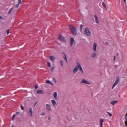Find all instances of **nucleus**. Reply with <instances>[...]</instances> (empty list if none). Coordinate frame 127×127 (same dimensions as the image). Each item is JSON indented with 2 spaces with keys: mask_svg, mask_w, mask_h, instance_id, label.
Segmentation results:
<instances>
[{
  "mask_svg": "<svg viewBox=\"0 0 127 127\" xmlns=\"http://www.w3.org/2000/svg\"><path fill=\"white\" fill-rule=\"evenodd\" d=\"M70 30L73 35H77V29L76 28L73 26L70 27Z\"/></svg>",
  "mask_w": 127,
  "mask_h": 127,
  "instance_id": "f257e3e1",
  "label": "nucleus"
},
{
  "mask_svg": "<svg viewBox=\"0 0 127 127\" xmlns=\"http://www.w3.org/2000/svg\"><path fill=\"white\" fill-rule=\"evenodd\" d=\"M84 33L86 36H88V37H90V36H91V31L89 30V28H85Z\"/></svg>",
  "mask_w": 127,
  "mask_h": 127,
  "instance_id": "f03ea898",
  "label": "nucleus"
},
{
  "mask_svg": "<svg viewBox=\"0 0 127 127\" xmlns=\"http://www.w3.org/2000/svg\"><path fill=\"white\" fill-rule=\"evenodd\" d=\"M58 39L62 42H66V38H65L64 36H62V35H60L59 36Z\"/></svg>",
  "mask_w": 127,
  "mask_h": 127,
  "instance_id": "7ed1b4c3",
  "label": "nucleus"
},
{
  "mask_svg": "<svg viewBox=\"0 0 127 127\" xmlns=\"http://www.w3.org/2000/svg\"><path fill=\"white\" fill-rule=\"evenodd\" d=\"M77 65H78V69L81 71V74H84V70H83V68H82V65H81V64L79 62L76 63Z\"/></svg>",
  "mask_w": 127,
  "mask_h": 127,
  "instance_id": "20e7f679",
  "label": "nucleus"
},
{
  "mask_svg": "<svg viewBox=\"0 0 127 127\" xmlns=\"http://www.w3.org/2000/svg\"><path fill=\"white\" fill-rule=\"evenodd\" d=\"M29 117H31V118L33 117V110L32 109V108H29Z\"/></svg>",
  "mask_w": 127,
  "mask_h": 127,
  "instance_id": "39448f33",
  "label": "nucleus"
},
{
  "mask_svg": "<svg viewBox=\"0 0 127 127\" xmlns=\"http://www.w3.org/2000/svg\"><path fill=\"white\" fill-rule=\"evenodd\" d=\"M78 70H79V64H77V65L73 69V73L74 74H76V73L78 72Z\"/></svg>",
  "mask_w": 127,
  "mask_h": 127,
  "instance_id": "423d86ee",
  "label": "nucleus"
},
{
  "mask_svg": "<svg viewBox=\"0 0 127 127\" xmlns=\"http://www.w3.org/2000/svg\"><path fill=\"white\" fill-rule=\"evenodd\" d=\"M119 82H120V79L119 78H117L116 79L114 84H113V86H112V89H114V88H115V87H116V85H118V84H119Z\"/></svg>",
  "mask_w": 127,
  "mask_h": 127,
  "instance_id": "0eeeda50",
  "label": "nucleus"
},
{
  "mask_svg": "<svg viewBox=\"0 0 127 127\" xmlns=\"http://www.w3.org/2000/svg\"><path fill=\"white\" fill-rule=\"evenodd\" d=\"M81 84H87V85H90V82L87 80L83 79L82 81L80 82Z\"/></svg>",
  "mask_w": 127,
  "mask_h": 127,
  "instance_id": "6e6552de",
  "label": "nucleus"
},
{
  "mask_svg": "<svg viewBox=\"0 0 127 127\" xmlns=\"http://www.w3.org/2000/svg\"><path fill=\"white\" fill-rule=\"evenodd\" d=\"M46 107L47 108V110L49 111V112H50V111H51L52 109H51V106H50V105L47 104H46Z\"/></svg>",
  "mask_w": 127,
  "mask_h": 127,
  "instance_id": "1a4fd4ad",
  "label": "nucleus"
},
{
  "mask_svg": "<svg viewBox=\"0 0 127 127\" xmlns=\"http://www.w3.org/2000/svg\"><path fill=\"white\" fill-rule=\"evenodd\" d=\"M93 49L95 52H97V43H94L93 44Z\"/></svg>",
  "mask_w": 127,
  "mask_h": 127,
  "instance_id": "9d476101",
  "label": "nucleus"
},
{
  "mask_svg": "<svg viewBox=\"0 0 127 127\" xmlns=\"http://www.w3.org/2000/svg\"><path fill=\"white\" fill-rule=\"evenodd\" d=\"M49 59L52 61V62H54V60L56 59V58L53 56H51L49 57Z\"/></svg>",
  "mask_w": 127,
  "mask_h": 127,
  "instance_id": "9b49d317",
  "label": "nucleus"
},
{
  "mask_svg": "<svg viewBox=\"0 0 127 127\" xmlns=\"http://www.w3.org/2000/svg\"><path fill=\"white\" fill-rule=\"evenodd\" d=\"M94 18H95L96 23L99 24V19H98V16H97V15H94Z\"/></svg>",
  "mask_w": 127,
  "mask_h": 127,
  "instance_id": "f8f14e48",
  "label": "nucleus"
},
{
  "mask_svg": "<svg viewBox=\"0 0 127 127\" xmlns=\"http://www.w3.org/2000/svg\"><path fill=\"white\" fill-rule=\"evenodd\" d=\"M74 42H75L74 38H70V46H73Z\"/></svg>",
  "mask_w": 127,
  "mask_h": 127,
  "instance_id": "ddd939ff",
  "label": "nucleus"
},
{
  "mask_svg": "<svg viewBox=\"0 0 127 127\" xmlns=\"http://www.w3.org/2000/svg\"><path fill=\"white\" fill-rule=\"evenodd\" d=\"M46 83L47 84H50V85H52V86H54V84L51 82L50 80H46Z\"/></svg>",
  "mask_w": 127,
  "mask_h": 127,
  "instance_id": "4468645a",
  "label": "nucleus"
},
{
  "mask_svg": "<svg viewBox=\"0 0 127 127\" xmlns=\"http://www.w3.org/2000/svg\"><path fill=\"white\" fill-rule=\"evenodd\" d=\"M54 98L55 100H58V97L57 96V92H55L53 94Z\"/></svg>",
  "mask_w": 127,
  "mask_h": 127,
  "instance_id": "2eb2a0df",
  "label": "nucleus"
},
{
  "mask_svg": "<svg viewBox=\"0 0 127 127\" xmlns=\"http://www.w3.org/2000/svg\"><path fill=\"white\" fill-rule=\"evenodd\" d=\"M21 3V0H18V3L16 4V8L19 7V4Z\"/></svg>",
  "mask_w": 127,
  "mask_h": 127,
  "instance_id": "dca6fc26",
  "label": "nucleus"
},
{
  "mask_svg": "<svg viewBox=\"0 0 127 127\" xmlns=\"http://www.w3.org/2000/svg\"><path fill=\"white\" fill-rule=\"evenodd\" d=\"M52 104L53 105V106H56V101L54 100H51Z\"/></svg>",
  "mask_w": 127,
  "mask_h": 127,
  "instance_id": "f3484780",
  "label": "nucleus"
},
{
  "mask_svg": "<svg viewBox=\"0 0 127 127\" xmlns=\"http://www.w3.org/2000/svg\"><path fill=\"white\" fill-rule=\"evenodd\" d=\"M104 122V120L103 119H100V127H103V123Z\"/></svg>",
  "mask_w": 127,
  "mask_h": 127,
  "instance_id": "a211bd4d",
  "label": "nucleus"
},
{
  "mask_svg": "<svg viewBox=\"0 0 127 127\" xmlns=\"http://www.w3.org/2000/svg\"><path fill=\"white\" fill-rule=\"evenodd\" d=\"M96 53L94 52L91 54V58H94V57H96Z\"/></svg>",
  "mask_w": 127,
  "mask_h": 127,
  "instance_id": "6ab92c4d",
  "label": "nucleus"
},
{
  "mask_svg": "<svg viewBox=\"0 0 127 127\" xmlns=\"http://www.w3.org/2000/svg\"><path fill=\"white\" fill-rule=\"evenodd\" d=\"M37 94H43L44 92H43V90H37Z\"/></svg>",
  "mask_w": 127,
  "mask_h": 127,
  "instance_id": "aec40b11",
  "label": "nucleus"
},
{
  "mask_svg": "<svg viewBox=\"0 0 127 127\" xmlns=\"http://www.w3.org/2000/svg\"><path fill=\"white\" fill-rule=\"evenodd\" d=\"M116 103H118V101H113L111 102V105H114L115 104H116Z\"/></svg>",
  "mask_w": 127,
  "mask_h": 127,
  "instance_id": "412c9836",
  "label": "nucleus"
},
{
  "mask_svg": "<svg viewBox=\"0 0 127 127\" xmlns=\"http://www.w3.org/2000/svg\"><path fill=\"white\" fill-rule=\"evenodd\" d=\"M64 56L65 57L64 59L66 61V63H68V60H67V56L66 55V54H64Z\"/></svg>",
  "mask_w": 127,
  "mask_h": 127,
  "instance_id": "4be33fe9",
  "label": "nucleus"
},
{
  "mask_svg": "<svg viewBox=\"0 0 127 127\" xmlns=\"http://www.w3.org/2000/svg\"><path fill=\"white\" fill-rule=\"evenodd\" d=\"M60 63L61 64V67H63V66H64V64H63V61L61 60Z\"/></svg>",
  "mask_w": 127,
  "mask_h": 127,
  "instance_id": "5701e85b",
  "label": "nucleus"
},
{
  "mask_svg": "<svg viewBox=\"0 0 127 127\" xmlns=\"http://www.w3.org/2000/svg\"><path fill=\"white\" fill-rule=\"evenodd\" d=\"M13 8H11L9 10V11L8 12V14H10L11 13V11H12Z\"/></svg>",
  "mask_w": 127,
  "mask_h": 127,
  "instance_id": "b1692460",
  "label": "nucleus"
},
{
  "mask_svg": "<svg viewBox=\"0 0 127 127\" xmlns=\"http://www.w3.org/2000/svg\"><path fill=\"white\" fill-rule=\"evenodd\" d=\"M47 65H48V67H49L50 68L51 67V64L50 63H49V62H48Z\"/></svg>",
  "mask_w": 127,
  "mask_h": 127,
  "instance_id": "393cba45",
  "label": "nucleus"
},
{
  "mask_svg": "<svg viewBox=\"0 0 127 127\" xmlns=\"http://www.w3.org/2000/svg\"><path fill=\"white\" fill-rule=\"evenodd\" d=\"M102 5L105 7V8H107V6H106V4L105 3V2H102Z\"/></svg>",
  "mask_w": 127,
  "mask_h": 127,
  "instance_id": "a878e982",
  "label": "nucleus"
},
{
  "mask_svg": "<svg viewBox=\"0 0 127 127\" xmlns=\"http://www.w3.org/2000/svg\"><path fill=\"white\" fill-rule=\"evenodd\" d=\"M55 68V67H54V66H52V68L50 69L51 72H53L54 71Z\"/></svg>",
  "mask_w": 127,
  "mask_h": 127,
  "instance_id": "bb28decb",
  "label": "nucleus"
},
{
  "mask_svg": "<svg viewBox=\"0 0 127 127\" xmlns=\"http://www.w3.org/2000/svg\"><path fill=\"white\" fill-rule=\"evenodd\" d=\"M106 113L107 114H108V115H109V117H112V116H113V115L111 114L110 112H107Z\"/></svg>",
  "mask_w": 127,
  "mask_h": 127,
  "instance_id": "cd10ccee",
  "label": "nucleus"
},
{
  "mask_svg": "<svg viewBox=\"0 0 127 127\" xmlns=\"http://www.w3.org/2000/svg\"><path fill=\"white\" fill-rule=\"evenodd\" d=\"M14 118H15V114H14L12 117V119L13 121H14Z\"/></svg>",
  "mask_w": 127,
  "mask_h": 127,
  "instance_id": "c85d7f7f",
  "label": "nucleus"
},
{
  "mask_svg": "<svg viewBox=\"0 0 127 127\" xmlns=\"http://www.w3.org/2000/svg\"><path fill=\"white\" fill-rule=\"evenodd\" d=\"M53 81H54V82L55 83H57V81L56 80V78H55V77H54L53 79Z\"/></svg>",
  "mask_w": 127,
  "mask_h": 127,
  "instance_id": "c756f323",
  "label": "nucleus"
},
{
  "mask_svg": "<svg viewBox=\"0 0 127 127\" xmlns=\"http://www.w3.org/2000/svg\"><path fill=\"white\" fill-rule=\"evenodd\" d=\"M6 33H7V35H8V34H9V29L7 30Z\"/></svg>",
  "mask_w": 127,
  "mask_h": 127,
  "instance_id": "7c9ffc66",
  "label": "nucleus"
},
{
  "mask_svg": "<svg viewBox=\"0 0 127 127\" xmlns=\"http://www.w3.org/2000/svg\"><path fill=\"white\" fill-rule=\"evenodd\" d=\"M21 110H22V111H23V110H24V107H23V106L21 105Z\"/></svg>",
  "mask_w": 127,
  "mask_h": 127,
  "instance_id": "2f4dec72",
  "label": "nucleus"
},
{
  "mask_svg": "<svg viewBox=\"0 0 127 127\" xmlns=\"http://www.w3.org/2000/svg\"><path fill=\"white\" fill-rule=\"evenodd\" d=\"M41 116H45V113H44V112L42 113L41 114Z\"/></svg>",
  "mask_w": 127,
  "mask_h": 127,
  "instance_id": "473e14b6",
  "label": "nucleus"
},
{
  "mask_svg": "<svg viewBox=\"0 0 127 127\" xmlns=\"http://www.w3.org/2000/svg\"><path fill=\"white\" fill-rule=\"evenodd\" d=\"M82 28H83V25H81L80 26V30H82Z\"/></svg>",
  "mask_w": 127,
  "mask_h": 127,
  "instance_id": "72a5a7b5",
  "label": "nucleus"
},
{
  "mask_svg": "<svg viewBox=\"0 0 127 127\" xmlns=\"http://www.w3.org/2000/svg\"><path fill=\"white\" fill-rule=\"evenodd\" d=\"M35 89H38V86L37 85H35Z\"/></svg>",
  "mask_w": 127,
  "mask_h": 127,
  "instance_id": "f704fd0d",
  "label": "nucleus"
},
{
  "mask_svg": "<svg viewBox=\"0 0 127 127\" xmlns=\"http://www.w3.org/2000/svg\"><path fill=\"white\" fill-rule=\"evenodd\" d=\"M37 102L35 103L34 107H35L37 105Z\"/></svg>",
  "mask_w": 127,
  "mask_h": 127,
  "instance_id": "c9c22d12",
  "label": "nucleus"
},
{
  "mask_svg": "<svg viewBox=\"0 0 127 127\" xmlns=\"http://www.w3.org/2000/svg\"><path fill=\"white\" fill-rule=\"evenodd\" d=\"M125 119H126V120H127V113L126 114V116L125 117Z\"/></svg>",
  "mask_w": 127,
  "mask_h": 127,
  "instance_id": "e433bc0d",
  "label": "nucleus"
},
{
  "mask_svg": "<svg viewBox=\"0 0 127 127\" xmlns=\"http://www.w3.org/2000/svg\"><path fill=\"white\" fill-rule=\"evenodd\" d=\"M48 120H51V117H50V116L49 117Z\"/></svg>",
  "mask_w": 127,
  "mask_h": 127,
  "instance_id": "4c0bfd02",
  "label": "nucleus"
},
{
  "mask_svg": "<svg viewBox=\"0 0 127 127\" xmlns=\"http://www.w3.org/2000/svg\"><path fill=\"white\" fill-rule=\"evenodd\" d=\"M0 19H2V16H0Z\"/></svg>",
  "mask_w": 127,
  "mask_h": 127,
  "instance_id": "58836bf2",
  "label": "nucleus"
},
{
  "mask_svg": "<svg viewBox=\"0 0 127 127\" xmlns=\"http://www.w3.org/2000/svg\"><path fill=\"white\" fill-rule=\"evenodd\" d=\"M115 60H116V57H114V61H115Z\"/></svg>",
  "mask_w": 127,
  "mask_h": 127,
  "instance_id": "ea45409f",
  "label": "nucleus"
},
{
  "mask_svg": "<svg viewBox=\"0 0 127 127\" xmlns=\"http://www.w3.org/2000/svg\"><path fill=\"white\" fill-rule=\"evenodd\" d=\"M124 1L125 2V3H127V0H124Z\"/></svg>",
  "mask_w": 127,
  "mask_h": 127,
  "instance_id": "a19ab883",
  "label": "nucleus"
},
{
  "mask_svg": "<svg viewBox=\"0 0 127 127\" xmlns=\"http://www.w3.org/2000/svg\"><path fill=\"white\" fill-rule=\"evenodd\" d=\"M117 55L118 56H119V53H117Z\"/></svg>",
  "mask_w": 127,
  "mask_h": 127,
  "instance_id": "79ce46f5",
  "label": "nucleus"
},
{
  "mask_svg": "<svg viewBox=\"0 0 127 127\" xmlns=\"http://www.w3.org/2000/svg\"><path fill=\"white\" fill-rule=\"evenodd\" d=\"M126 74H127V71H126Z\"/></svg>",
  "mask_w": 127,
  "mask_h": 127,
  "instance_id": "37998d69",
  "label": "nucleus"
},
{
  "mask_svg": "<svg viewBox=\"0 0 127 127\" xmlns=\"http://www.w3.org/2000/svg\"><path fill=\"white\" fill-rule=\"evenodd\" d=\"M19 112H17V114H18Z\"/></svg>",
  "mask_w": 127,
  "mask_h": 127,
  "instance_id": "c03bdc74",
  "label": "nucleus"
},
{
  "mask_svg": "<svg viewBox=\"0 0 127 127\" xmlns=\"http://www.w3.org/2000/svg\"><path fill=\"white\" fill-rule=\"evenodd\" d=\"M12 127H14V126H12Z\"/></svg>",
  "mask_w": 127,
  "mask_h": 127,
  "instance_id": "a18cd8bd",
  "label": "nucleus"
}]
</instances>
